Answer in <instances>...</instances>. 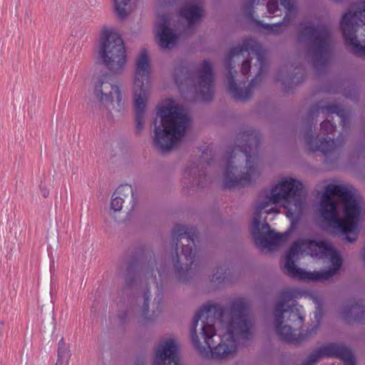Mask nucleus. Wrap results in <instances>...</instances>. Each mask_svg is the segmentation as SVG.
<instances>
[{"label":"nucleus","instance_id":"1","mask_svg":"<svg viewBox=\"0 0 365 365\" xmlns=\"http://www.w3.org/2000/svg\"><path fill=\"white\" fill-rule=\"evenodd\" d=\"M248 304L243 299L232 302L230 319L219 306L207 304L197 312L191 327L192 342L206 358L225 359L237 351L241 340L252 335V323L247 314Z\"/></svg>","mask_w":365,"mask_h":365},{"label":"nucleus","instance_id":"2","mask_svg":"<svg viewBox=\"0 0 365 365\" xmlns=\"http://www.w3.org/2000/svg\"><path fill=\"white\" fill-rule=\"evenodd\" d=\"M305 206V185L297 178H281L264 190L255 205L251 222V233L256 245L262 249L272 250L286 238L285 235L272 231L265 221L261 222L263 214L278 215L282 207L285 209L288 217L297 220Z\"/></svg>","mask_w":365,"mask_h":365},{"label":"nucleus","instance_id":"3","mask_svg":"<svg viewBox=\"0 0 365 365\" xmlns=\"http://www.w3.org/2000/svg\"><path fill=\"white\" fill-rule=\"evenodd\" d=\"M339 253L326 241L306 239L294 242L285 257L288 274L304 281H323L335 275L341 267Z\"/></svg>","mask_w":365,"mask_h":365},{"label":"nucleus","instance_id":"4","mask_svg":"<svg viewBox=\"0 0 365 365\" xmlns=\"http://www.w3.org/2000/svg\"><path fill=\"white\" fill-rule=\"evenodd\" d=\"M322 218L331 227L347 234L349 242L356 240L359 222L365 215V204L348 184H329L324 187L319 205Z\"/></svg>","mask_w":365,"mask_h":365},{"label":"nucleus","instance_id":"5","mask_svg":"<svg viewBox=\"0 0 365 365\" xmlns=\"http://www.w3.org/2000/svg\"><path fill=\"white\" fill-rule=\"evenodd\" d=\"M264 65V53L253 38H245L241 45L229 50L226 58L227 89L235 100L245 101L250 98Z\"/></svg>","mask_w":365,"mask_h":365},{"label":"nucleus","instance_id":"6","mask_svg":"<svg viewBox=\"0 0 365 365\" xmlns=\"http://www.w3.org/2000/svg\"><path fill=\"white\" fill-rule=\"evenodd\" d=\"M160 125H155L153 140L155 146L163 152L171 150L186 133L190 118L182 108L169 100L158 107Z\"/></svg>","mask_w":365,"mask_h":365},{"label":"nucleus","instance_id":"7","mask_svg":"<svg viewBox=\"0 0 365 365\" xmlns=\"http://www.w3.org/2000/svg\"><path fill=\"white\" fill-rule=\"evenodd\" d=\"M340 28L346 46L352 53L365 56V0L356 2L354 10L344 13Z\"/></svg>","mask_w":365,"mask_h":365},{"label":"nucleus","instance_id":"8","mask_svg":"<svg viewBox=\"0 0 365 365\" xmlns=\"http://www.w3.org/2000/svg\"><path fill=\"white\" fill-rule=\"evenodd\" d=\"M304 316L300 309L293 302L287 304L281 301L277 304L274 311V326L282 341L298 343L315 332V329H312L305 336L301 335L297 327L302 324Z\"/></svg>","mask_w":365,"mask_h":365},{"label":"nucleus","instance_id":"9","mask_svg":"<svg viewBox=\"0 0 365 365\" xmlns=\"http://www.w3.org/2000/svg\"><path fill=\"white\" fill-rule=\"evenodd\" d=\"M150 62L146 49L141 50L135 61L134 79V110L135 128L138 132L143 128V120L146 108V96L150 84Z\"/></svg>","mask_w":365,"mask_h":365},{"label":"nucleus","instance_id":"10","mask_svg":"<svg viewBox=\"0 0 365 365\" xmlns=\"http://www.w3.org/2000/svg\"><path fill=\"white\" fill-rule=\"evenodd\" d=\"M98 56L108 69L116 73L127 61L123 40L114 29L103 27L100 33Z\"/></svg>","mask_w":365,"mask_h":365},{"label":"nucleus","instance_id":"11","mask_svg":"<svg viewBox=\"0 0 365 365\" xmlns=\"http://www.w3.org/2000/svg\"><path fill=\"white\" fill-rule=\"evenodd\" d=\"M195 230L193 227H187L182 225H178L173 231V240L177 241L176 247L178 249V242L182 245V255L178 256L175 263L176 275L180 281H186L187 276L192 273L193 266L195 267V250H192L195 245Z\"/></svg>","mask_w":365,"mask_h":365},{"label":"nucleus","instance_id":"12","mask_svg":"<svg viewBox=\"0 0 365 365\" xmlns=\"http://www.w3.org/2000/svg\"><path fill=\"white\" fill-rule=\"evenodd\" d=\"M299 40H304L312 46L314 66L318 70L327 65V56L330 47V33L325 26L315 27L306 25L300 31Z\"/></svg>","mask_w":365,"mask_h":365},{"label":"nucleus","instance_id":"13","mask_svg":"<svg viewBox=\"0 0 365 365\" xmlns=\"http://www.w3.org/2000/svg\"><path fill=\"white\" fill-rule=\"evenodd\" d=\"M235 161H228L223 178L227 188L252 184L261 173V168L257 161H246L242 170L235 165Z\"/></svg>","mask_w":365,"mask_h":365},{"label":"nucleus","instance_id":"14","mask_svg":"<svg viewBox=\"0 0 365 365\" xmlns=\"http://www.w3.org/2000/svg\"><path fill=\"white\" fill-rule=\"evenodd\" d=\"M91 86L94 96L100 102H113L114 93L118 104L120 105L122 99L120 88L112 83L110 76L105 70L94 71L91 79Z\"/></svg>","mask_w":365,"mask_h":365},{"label":"nucleus","instance_id":"15","mask_svg":"<svg viewBox=\"0 0 365 365\" xmlns=\"http://www.w3.org/2000/svg\"><path fill=\"white\" fill-rule=\"evenodd\" d=\"M242 141L236 145L230 151L227 152V155L223 160H234L237 152H240L245 155V160H252V155L260 144L261 135L259 130L248 128L240 133Z\"/></svg>","mask_w":365,"mask_h":365},{"label":"nucleus","instance_id":"16","mask_svg":"<svg viewBox=\"0 0 365 365\" xmlns=\"http://www.w3.org/2000/svg\"><path fill=\"white\" fill-rule=\"evenodd\" d=\"M134 206L135 198L132 186L128 184L121 185L112 195L108 213L111 217L116 219L123 208L130 210Z\"/></svg>","mask_w":365,"mask_h":365},{"label":"nucleus","instance_id":"17","mask_svg":"<svg viewBox=\"0 0 365 365\" xmlns=\"http://www.w3.org/2000/svg\"><path fill=\"white\" fill-rule=\"evenodd\" d=\"M178 348V341L175 338L161 339L155 349L153 365H179Z\"/></svg>","mask_w":365,"mask_h":365},{"label":"nucleus","instance_id":"18","mask_svg":"<svg viewBox=\"0 0 365 365\" xmlns=\"http://www.w3.org/2000/svg\"><path fill=\"white\" fill-rule=\"evenodd\" d=\"M324 356L339 357L346 365H355L354 358L350 349L337 344H329L312 353L303 365H313Z\"/></svg>","mask_w":365,"mask_h":365},{"label":"nucleus","instance_id":"19","mask_svg":"<svg viewBox=\"0 0 365 365\" xmlns=\"http://www.w3.org/2000/svg\"><path fill=\"white\" fill-rule=\"evenodd\" d=\"M197 93L205 102L210 101L213 98V69L210 62L203 61L201 67L197 71Z\"/></svg>","mask_w":365,"mask_h":365},{"label":"nucleus","instance_id":"20","mask_svg":"<svg viewBox=\"0 0 365 365\" xmlns=\"http://www.w3.org/2000/svg\"><path fill=\"white\" fill-rule=\"evenodd\" d=\"M170 19L168 15H158L155 24L156 36L159 39V46L163 48H172L178 41V36L169 27Z\"/></svg>","mask_w":365,"mask_h":365},{"label":"nucleus","instance_id":"21","mask_svg":"<svg viewBox=\"0 0 365 365\" xmlns=\"http://www.w3.org/2000/svg\"><path fill=\"white\" fill-rule=\"evenodd\" d=\"M304 140L307 147L311 151L321 152L325 156V160H328V155L331 154L336 148V143L334 138H320L318 135H314L312 130V125L310 126L309 130L305 133Z\"/></svg>","mask_w":365,"mask_h":365},{"label":"nucleus","instance_id":"22","mask_svg":"<svg viewBox=\"0 0 365 365\" xmlns=\"http://www.w3.org/2000/svg\"><path fill=\"white\" fill-rule=\"evenodd\" d=\"M179 14L187 21L189 26H192L202 18V9L197 5L187 3L180 8Z\"/></svg>","mask_w":365,"mask_h":365},{"label":"nucleus","instance_id":"23","mask_svg":"<svg viewBox=\"0 0 365 365\" xmlns=\"http://www.w3.org/2000/svg\"><path fill=\"white\" fill-rule=\"evenodd\" d=\"M149 300L150 296L145 292L143 295V304L139 314V323L142 325H145L148 324V322L153 320L151 317H148Z\"/></svg>","mask_w":365,"mask_h":365},{"label":"nucleus","instance_id":"24","mask_svg":"<svg viewBox=\"0 0 365 365\" xmlns=\"http://www.w3.org/2000/svg\"><path fill=\"white\" fill-rule=\"evenodd\" d=\"M250 20L254 21L257 26H260L261 28L264 29L268 32L273 34H279L284 30V22H279V23L274 24H266V23H264L262 21L255 20L254 16H252V19H251Z\"/></svg>","mask_w":365,"mask_h":365},{"label":"nucleus","instance_id":"25","mask_svg":"<svg viewBox=\"0 0 365 365\" xmlns=\"http://www.w3.org/2000/svg\"><path fill=\"white\" fill-rule=\"evenodd\" d=\"M173 78L175 84L178 86L179 89L181 90V86L183 84V81L186 82L189 79L190 73L186 68L178 67L175 70Z\"/></svg>","mask_w":365,"mask_h":365},{"label":"nucleus","instance_id":"26","mask_svg":"<svg viewBox=\"0 0 365 365\" xmlns=\"http://www.w3.org/2000/svg\"><path fill=\"white\" fill-rule=\"evenodd\" d=\"M131 0H113L115 11L118 17L123 20L128 16L125 6H128Z\"/></svg>","mask_w":365,"mask_h":365},{"label":"nucleus","instance_id":"27","mask_svg":"<svg viewBox=\"0 0 365 365\" xmlns=\"http://www.w3.org/2000/svg\"><path fill=\"white\" fill-rule=\"evenodd\" d=\"M324 110H327L329 113L331 114H336L339 116L343 120H344L346 118V113L344 109L339 104L333 103L329 104L322 108Z\"/></svg>","mask_w":365,"mask_h":365},{"label":"nucleus","instance_id":"28","mask_svg":"<svg viewBox=\"0 0 365 365\" xmlns=\"http://www.w3.org/2000/svg\"><path fill=\"white\" fill-rule=\"evenodd\" d=\"M226 270L222 267L217 269L216 272L212 274L211 281L212 282L220 284L226 278Z\"/></svg>","mask_w":365,"mask_h":365},{"label":"nucleus","instance_id":"29","mask_svg":"<svg viewBox=\"0 0 365 365\" xmlns=\"http://www.w3.org/2000/svg\"><path fill=\"white\" fill-rule=\"evenodd\" d=\"M336 124L329 120H325L320 124V129L322 133L326 134L332 133L336 129Z\"/></svg>","mask_w":365,"mask_h":365},{"label":"nucleus","instance_id":"30","mask_svg":"<svg viewBox=\"0 0 365 365\" xmlns=\"http://www.w3.org/2000/svg\"><path fill=\"white\" fill-rule=\"evenodd\" d=\"M267 9L270 14H274L279 10L278 1L269 0L267 4Z\"/></svg>","mask_w":365,"mask_h":365},{"label":"nucleus","instance_id":"31","mask_svg":"<svg viewBox=\"0 0 365 365\" xmlns=\"http://www.w3.org/2000/svg\"><path fill=\"white\" fill-rule=\"evenodd\" d=\"M71 356L70 351L67 347L58 348V357L61 359H66V365L68 364V359Z\"/></svg>","mask_w":365,"mask_h":365},{"label":"nucleus","instance_id":"32","mask_svg":"<svg viewBox=\"0 0 365 365\" xmlns=\"http://www.w3.org/2000/svg\"><path fill=\"white\" fill-rule=\"evenodd\" d=\"M251 69V61L250 59H246L242 61V66H241V73L246 76L249 74Z\"/></svg>","mask_w":365,"mask_h":365},{"label":"nucleus","instance_id":"33","mask_svg":"<svg viewBox=\"0 0 365 365\" xmlns=\"http://www.w3.org/2000/svg\"><path fill=\"white\" fill-rule=\"evenodd\" d=\"M41 192L44 197H46L49 193L48 190L45 187H41Z\"/></svg>","mask_w":365,"mask_h":365},{"label":"nucleus","instance_id":"34","mask_svg":"<svg viewBox=\"0 0 365 365\" xmlns=\"http://www.w3.org/2000/svg\"><path fill=\"white\" fill-rule=\"evenodd\" d=\"M165 4H173L175 0H163Z\"/></svg>","mask_w":365,"mask_h":365},{"label":"nucleus","instance_id":"35","mask_svg":"<svg viewBox=\"0 0 365 365\" xmlns=\"http://www.w3.org/2000/svg\"><path fill=\"white\" fill-rule=\"evenodd\" d=\"M362 257H363V260L365 263V247H364V249L363 250Z\"/></svg>","mask_w":365,"mask_h":365},{"label":"nucleus","instance_id":"36","mask_svg":"<svg viewBox=\"0 0 365 365\" xmlns=\"http://www.w3.org/2000/svg\"><path fill=\"white\" fill-rule=\"evenodd\" d=\"M276 81H282V79L280 78L279 75L277 76V78H276Z\"/></svg>","mask_w":365,"mask_h":365},{"label":"nucleus","instance_id":"37","mask_svg":"<svg viewBox=\"0 0 365 365\" xmlns=\"http://www.w3.org/2000/svg\"><path fill=\"white\" fill-rule=\"evenodd\" d=\"M149 279V280H150V281H151V282H154V279H153V274H151L150 277H149V279Z\"/></svg>","mask_w":365,"mask_h":365},{"label":"nucleus","instance_id":"38","mask_svg":"<svg viewBox=\"0 0 365 365\" xmlns=\"http://www.w3.org/2000/svg\"><path fill=\"white\" fill-rule=\"evenodd\" d=\"M312 114H313V111H310L308 114L309 117H312Z\"/></svg>","mask_w":365,"mask_h":365},{"label":"nucleus","instance_id":"39","mask_svg":"<svg viewBox=\"0 0 365 365\" xmlns=\"http://www.w3.org/2000/svg\"><path fill=\"white\" fill-rule=\"evenodd\" d=\"M158 273H159V275H160V277H162V275H163V272H162V271L159 270V271H158Z\"/></svg>","mask_w":365,"mask_h":365},{"label":"nucleus","instance_id":"40","mask_svg":"<svg viewBox=\"0 0 365 365\" xmlns=\"http://www.w3.org/2000/svg\"><path fill=\"white\" fill-rule=\"evenodd\" d=\"M336 1H338V2H340V1H342L343 0H335Z\"/></svg>","mask_w":365,"mask_h":365}]
</instances>
